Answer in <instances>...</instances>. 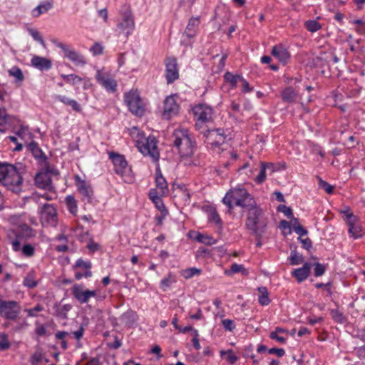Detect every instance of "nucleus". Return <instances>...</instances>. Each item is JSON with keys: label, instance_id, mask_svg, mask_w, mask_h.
I'll return each mask as SVG.
<instances>
[{"label": "nucleus", "instance_id": "nucleus-1", "mask_svg": "<svg viewBox=\"0 0 365 365\" xmlns=\"http://www.w3.org/2000/svg\"><path fill=\"white\" fill-rule=\"evenodd\" d=\"M130 135L138 150L143 155L150 156L155 162L158 160L160 154L157 146L158 141L154 136L150 135L145 138L144 134L135 127L130 130Z\"/></svg>", "mask_w": 365, "mask_h": 365}, {"label": "nucleus", "instance_id": "nucleus-2", "mask_svg": "<svg viewBox=\"0 0 365 365\" xmlns=\"http://www.w3.org/2000/svg\"><path fill=\"white\" fill-rule=\"evenodd\" d=\"M222 202L227 206L229 210H232L234 205L247 210L256 203L252 195L242 187L230 189L223 197Z\"/></svg>", "mask_w": 365, "mask_h": 365}, {"label": "nucleus", "instance_id": "nucleus-3", "mask_svg": "<svg viewBox=\"0 0 365 365\" xmlns=\"http://www.w3.org/2000/svg\"><path fill=\"white\" fill-rule=\"evenodd\" d=\"M0 182L8 190L18 192L21 190L22 177L14 165L0 163Z\"/></svg>", "mask_w": 365, "mask_h": 365}, {"label": "nucleus", "instance_id": "nucleus-4", "mask_svg": "<svg viewBox=\"0 0 365 365\" xmlns=\"http://www.w3.org/2000/svg\"><path fill=\"white\" fill-rule=\"evenodd\" d=\"M171 138L174 146L178 150L182 157H187L193 154L195 141L192 140L188 130L177 128L173 133Z\"/></svg>", "mask_w": 365, "mask_h": 365}, {"label": "nucleus", "instance_id": "nucleus-5", "mask_svg": "<svg viewBox=\"0 0 365 365\" xmlns=\"http://www.w3.org/2000/svg\"><path fill=\"white\" fill-rule=\"evenodd\" d=\"M262 210L257 206V202L254 206L247 209L245 225L257 237L260 236L264 232V228L266 226L265 222L262 220Z\"/></svg>", "mask_w": 365, "mask_h": 365}, {"label": "nucleus", "instance_id": "nucleus-6", "mask_svg": "<svg viewBox=\"0 0 365 365\" xmlns=\"http://www.w3.org/2000/svg\"><path fill=\"white\" fill-rule=\"evenodd\" d=\"M34 236V230L27 225L22 224L8 231V240L12 245L14 251L21 249V245L28 239Z\"/></svg>", "mask_w": 365, "mask_h": 365}, {"label": "nucleus", "instance_id": "nucleus-7", "mask_svg": "<svg viewBox=\"0 0 365 365\" xmlns=\"http://www.w3.org/2000/svg\"><path fill=\"white\" fill-rule=\"evenodd\" d=\"M108 155L114 165L115 173L120 175L125 182H132L134 180L133 172L125 157L114 152H110Z\"/></svg>", "mask_w": 365, "mask_h": 365}, {"label": "nucleus", "instance_id": "nucleus-8", "mask_svg": "<svg viewBox=\"0 0 365 365\" xmlns=\"http://www.w3.org/2000/svg\"><path fill=\"white\" fill-rule=\"evenodd\" d=\"M124 99L129 110L134 115L141 117L145 111V106L137 91H130L125 93Z\"/></svg>", "mask_w": 365, "mask_h": 365}, {"label": "nucleus", "instance_id": "nucleus-9", "mask_svg": "<svg viewBox=\"0 0 365 365\" xmlns=\"http://www.w3.org/2000/svg\"><path fill=\"white\" fill-rule=\"evenodd\" d=\"M194 120L197 129H201L204 124L212 120L214 110L212 108L206 104H199L193 109Z\"/></svg>", "mask_w": 365, "mask_h": 365}, {"label": "nucleus", "instance_id": "nucleus-10", "mask_svg": "<svg viewBox=\"0 0 365 365\" xmlns=\"http://www.w3.org/2000/svg\"><path fill=\"white\" fill-rule=\"evenodd\" d=\"M21 309V306L18 302L0 299V316L4 319L11 321L17 320Z\"/></svg>", "mask_w": 365, "mask_h": 365}, {"label": "nucleus", "instance_id": "nucleus-11", "mask_svg": "<svg viewBox=\"0 0 365 365\" xmlns=\"http://www.w3.org/2000/svg\"><path fill=\"white\" fill-rule=\"evenodd\" d=\"M135 29V21L130 9H126L121 14V20L117 24L116 31L119 35H123L126 38L133 33Z\"/></svg>", "mask_w": 365, "mask_h": 365}, {"label": "nucleus", "instance_id": "nucleus-12", "mask_svg": "<svg viewBox=\"0 0 365 365\" xmlns=\"http://www.w3.org/2000/svg\"><path fill=\"white\" fill-rule=\"evenodd\" d=\"M205 137V142L210 145L212 148H219L223 145L227 137V134L224 129L217 128L212 130H205L201 131Z\"/></svg>", "mask_w": 365, "mask_h": 365}, {"label": "nucleus", "instance_id": "nucleus-13", "mask_svg": "<svg viewBox=\"0 0 365 365\" xmlns=\"http://www.w3.org/2000/svg\"><path fill=\"white\" fill-rule=\"evenodd\" d=\"M28 150L32 153L33 156L39 161L41 165H44L45 168L51 172L53 175H58V171L53 166H51L47 160L46 155L43 153L42 150L39 148L38 144L32 141L27 145Z\"/></svg>", "mask_w": 365, "mask_h": 365}, {"label": "nucleus", "instance_id": "nucleus-14", "mask_svg": "<svg viewBox=\"0 0 365 365\" xmlns=\"http://www.w3.org/2000/svg\"><path fill=\"white\" fill-rule=\"evenodd\" d=\"M71 291L73 297L80 304H86L89 302L91 298L97 296V292L96 290L85 289L84 285L81 284H73L71 288Z\"/></svg>", "mask_w": 365, "mask_h": 365}, {"label": "nucleus", "instance_id": "nucleus-15", "mask_svg": "<svg viewBox=\"0 0 365 365\" xmlns=\"http://www.w3.org/2000/svg\"><path fill=\"white\" fill-rule=\"evenodd\" d=\"M56 46L62 50L64 56L72 61L76 66H84L86 63L85 57L71 48L70 46L58 42Z\"/></svg>", "mask_w": 365, "mask_h": 365}, {"label": "nucleus", "instance_id": "nucleus-16", "mask_svg": "<svg viewBox=\"0 0 365 365\" xmlns=\"http://www.w3.org/2000/svg\"><path fill=\"white\" fill-rule=\"evenodd\" d=\"M163 111L162 116L164 119L169 120L178 115L180 106L177 103V96L170 95L168 96L163 103Z\"/></svg>", "mask_w": 365, "mask_h": 365}, {"label": "nucleus", "instance_id": "nucleus-17", "mask_svg": "<svg viewBox=\"0 0 365 365\" xmlns=\"http://www.w3.org/2000/svg\"><path fill=\"white\" fill-rule=\"evenodd\" d=\"M96 78L97 82L107 91L114 93L116 91L117 82L108 73L98 70Z\"/></svg>", "mask_w": 365, "mask_h": 365}, {"label": "nucleus", "instance_id": "nucleus-18", "mask_svg": "<svg viewBox=\"0 0 365 365\" xmlns=\"http://www.w3.org/2000/svg\"><path fill=\"white\" fill-rule=\"evenodd\" d=\"M75 182L77 190L82 197V200L91 202L93 191L91 183L82 180L78 175L75 177Z\"/></svg>", "mask_w": 365, "mask_h": 365}, {"label": "nucleus", "instance_id": "nucleus-19", "mask_svg": "<svg viewBox=\"0 0 365 365\" xmlns=\"http://www.w3.org/2000/svg\"><path fill=\"white\" fill-rule=\"evenodd\" d=\"M165 78L168 83H172L179 78V69L175 58L169 57L165 60Z\"/></svg>", "mask_w": 365, "mask_h": 365}, {"label": "nucleus", "instance_id": "nucleus-20", "mask_svg": "<svg viewBox=\"0 0 365 365\" xmlns=\"http://www.w3.org/2000/svg\"><path fill=\"white\" fill-rule=\"evenodd\" d=\"M41 220L43 224L55 226L57 222L56 208L51 204H45L41 212Z\"/></svg>", "mask_w": 365, "mask_h": 365}, {"label": "nucleus", "instance_id": "nucleus-21", "mask_svg": "<svg viewBox=\"0 0 365 365\" xmlns=\"http://www.w3.org/2000/svg\"><path fill=\"white\" fill-rule=\"evenodd\" d=\"M41 167L43 171L36 174L35 177V183L39 188L50 191L53 190L50 174H53L51 172L48 171L43 165H41Z\"/></svg>", "mask_w": 365, "mask_h": 365}, {"label": "nucleus", "instance_id": "nucleus-22", "mask_svg": "<svg viewBox=\"0 0 365 365\" xmlns=\"http://www.w3.org/2000/svg\"><path fill=\"white\" fill-rule=\"evenodd\" d=\"M347 224L349 226V233L354 239L362 237V228L359 222L358 218L350 213L347 215Z\"/></svg>", "mask_w": 365, "mask_h": 365}, {"label": "nucleus", "instance_id": "nucleus-23", "mask_svg": "<svg viewBox=\"0 0 365 365\" xmlns=\"http://www.w3.org/2000/svg\"><path fill=\"white\" fill-rule=\"evenodd\" d=\"M272 55L282 64H286L289 58L290 54L287 49L282 44H277L272 47Z\"/></svg>", "mask_w": 365, "mask_h": 365}, {"label": "nucleus", "instance_id": "nucleus-24", "mask_svg": "<svg viewBox=\"0 0 365 365\" xmlns=\"http://www.w3.org/2000/svg\"><path fill=\"white\" fill-rule=\"evenodd\" d=\"M311 268L312 264L309 262H305L302 267L294 269L292 272V276L294 277L299 283H301L309 277Z\"/></svg>", "mask_w": 365, "mask_h": 365}, {"label": "nucleus", "instance_id": "nucleus-25", "mask_svg": "<svg viewBox=\"0 0 365 365\" xmlns=\"http://www.w3.org/2000/svg\"><path fill=\"white\" fill-rule=\"evenodd\" d=\"M31 66L39 70H48L51 68V61L44 57L34 56L31 60Z\"/></svg>", "mask_w": 365, "mask_h": 365}, {"label": "nucleus", "instance_id": "nucleus-26", "mask_svg": "<svg viewBox=\"0 0 365 365\" xmlns=\"http://www.w3.org/2000/svg\"><path fill=\"white\" fill-rule=\"evenodd\" d=\"M199 24L200 19L198 17H192L190 19L184 35L188 38H193L196 35Z\"/></svg>", "mask_w": 365, "mask_h": 365}, {"label": "nucleus", "instance_id": "nucleus-27", "mask_svg": "<svg viewBox=\"0 0 365 365\" xmlns=\"http://www.w3.org/2000/svg\"><path fill=\"white\" fill-rule=\"evenodd\" d=\"M270 170L272 172H274V165L272 163L261 162L259 173L254 179L255 182L257 184L259 185L265 181L266 178H267V176H266V170Z\"/></svg>", "mask_w": 365, "mask_h": 365}, {"label": "nucleus", "instance_id": "nucleus-28", "mask_svg": "<svg viewBox=\"0 0 365 365\" xmlns=\"http://www.w3.org/2000/svg\"><path fill=\"white\" fill-rule=\"evenodd\" d=\"M155 183L157 187L160 190L161 195H164L168 193L169 190L168 182L160 171H157L156 173Z\"/></svg>", "mask_w": 365, "mask_h": 365}, {"label": "nucleus", "instance_id": "nucleus-29", "mask_svg": "<svg viewBox=\"0 0 365 365\" xmlns=\"http://www.w3.org/2000/svg\"><path fill=\"white\" fill-rule=\"evenodd\" d=\"M288 331L287 330L277 327L275 328L274 331H272L269 334V338L277 341V342L280 344H285L287 341V338L286 336H282V334H287Z\"/></svg>", "mask_w": 365, "mask_h": 365}, {"label": "nucleus", "instance_id": "nucleus-30", "mask_svg": "<svg viewBox=\"0 0 365 365\" xmlns=\"http://www.w3.org/2000/svg\"><path fill=\"white\" fill-rule=\"evenodd\" d=\"M297 92L292 87H287L282 92V98L284 102L294 103L297 101Z\"/></svg>", "mask_w": 365, "mask_h": 365}, {"label": "nucleus", "instance_id": "nucleus-31", "mask_svg": "<svg viewBox=\"0 0 365 365\" xmlns=\"http://www.w3.org/2000/svg\"><path fill=\"white\" fill-rule=\"evenodd\" d=\"M224 78L225 81L230 84L232 88H235L237 87L238 84L240 83L242 76L240 75H234L227 71L225 73Z\"/></svg>", "mask_w": 365, "mask_h": 365}, {"label": "nucleus", "instance_id": "nucleus-32", "mask_svg": "<svg viewBox=\"0 0 365 365\" xmlns=\"http://www.w3.org/2000/svg\"><path fill=\"white\" fill-rule=\"evenodd\" d=\"M74 268H82L85 269L84 277L88 278L92 276V272L90 270L91 268V263L89 261H84L82 259H78L75 264Z\"/></svg>", "mask_w": 365, "mask_h": 365}, {"label": "nucleus", "instance_id": "nucleus-33", "mask_svg": "<svg viewBox=\"0 0 365 365\" xmlns=\"http://www.w3.org/2000/svg\"><path fill=\"white\" fill-rule=\"evenodd\" d=\"M9 75L15 78V83H21L24 81V75L20 68L13 66L8 71Z\"/></svg>", "mask_w": 365, "mask_h": 365}, {"label": "nucleus", "instance_id": "nucleus-34", "mask_svg": "<svg viewBox=\"0 0 365 365\" xmlns=\"http://www.w3.org/2000/svg\"><path fill=\"white\" fill-rule=\"evenodd\" d=\"M51 7L52 4L51 2L45 1L33 10V16L37 17L41 14L47 12Z\"/></svg>", "mask_w": 365, "mask_h": 365}, {"label": "nucleus", "instance_id": "nucleus-35", "mask_svg": "<svg viewBox=\"0 0 365 365\" xmlns=\"http://www.w3.org/2000/svg\"><path fill=\"white\" fill-rule=\"evenodd\" d=\"M65 201L69 212L73 215H76L78 211V206L74 197L73 195H68L66 196Z\"/></svg>", "mask_w": 365, "mask_h": 365}, {"label": "nucleus", "instance_id": "nucleus-36", "mask_svg": "<svg viewBox=\"0 0 365 365\" xmlns=\"http://www.w3.org/2000/svg\"><path fill=\"white\" fill-rule=\"evenodd\" d=\"M176 282V277L174 274L169 273L167 277L160 281V288L165 291L173 284Z\"/></svg>", "mask_w": 365, "mask_h": 365}, {"label": "nucleus", "instance_id": "nucleus-37", "mask_svg": "<svg viewBox=\"0 0 365 365\" xmlns=\"http://www.w3.org/2000/svg\"><path fill=\"white\" fill-rule=\"evenodd\" d=\"M289 259L291 265H299L304 263V257L302 255L298 253L296 250L291 252Z\"/></svg>", "mask_w": 365, "mask_h": 365}, {"label": "nucleus", "instance_id": "nucleus-38", "mask_svg": "<svg viewBox=\"0 0 365 365\" xmlns=\"http://www.w3.org/2000/svg\"><path fill=\"white\" fill-rule=\"evenodd\" d=\"M292 226L294 232L299 236H304L307 234V230L304 229L298 222L297 219L293 218L292 220Z\"/></svg>", "mask_w": 365, "mask_h": 365}, {"label": "nucleus", "instance_id": "nucleus-39", "mask_svg": "<svg viewBox=\"0 0 365 365\" xmlns=\"http://www.w3.org/2000/svg\"><path fill=\"white\" fill-rule=\"evenodd\" d=\"M61 77L68 83L75 85L83 81V78L76 74H62Z\"/></svg>", "mask_w": 365, "mask_h": 365}, {"label": "nucleus", "instance_id": "nucleus-40", "mask_svg": "<svg viewBox=\"0 0 365 365\" xmlns=\"http://www.w3.org/2000/svg\"><path fill=\"white\" fill-rule=\"evenodd\" d=\"M306 29L310 32H316L321 29V24L316 20H309L305 22Z\"/></svg>", "mask_w": 365, "mask_h": 365}, {"label": "nucleus", "instance_id": "nucleus-41", "mask_svg": "<svg viewBox=\"0 0 365 365\" xmlns=\"http://www.w3.org/2000/svg\"><path fill=\"white\" fill-rule=\"evenodd\" d=\"M261 295L259 297V303L262 305H267L270 302L266 287H259Z\"/></svg>", "mask_w": 365, "mask_h": 365}, {"label": "nucleus", "instance_id": "nucleus-42", "mask_svg": "<svg viewBox=\"0 0 365 365\" xmlns=\"http://www.w3.org/2000/svg\"><path fill=\"white\" fill-rule=\"evenodd\" d=\"M24 285L29 288H34L37 285V282L35 280L34 274L30 272L24 279Z\"/></svg>", "mask_w": 365, "mask_h": 365}, {"label": "nucleus", "instance_id": "nucleus-43", "mask_svg": "<svg viewBox=\"0 0 365 365\" xmlns=\"http://www.w3.org/2000/svg\"><path fill=\"white\" fill-rule=\"evenodd\" d=\"M208 220L217 225H222V220L215 209H212L208 213Z\"/></svg>", "mask_w": 365, "mask_h": 365}, {"label": "nucleus", "instance_id": "nucleus-44", "mask_svg": "<svg viewBox=\"0 0 365 365\" xmlns=\"http://www.w3.org/2000/svg\"><path fill=\"white\" fill-rule=\"evenodd\" d=\"M200 272H201L200 269L193 267V268H189V269L182 270V275L185 279H190L195 275L200 274Z\"/></svg>", "mask_w": 365, "mask_h": 365}, {"label": "nucleus", "instance_id": "nucleus-45", "mask_svg": "<svg viewBox=\"0 0 365 365\" xmlns=\"http://www.w3.org/2000/svg\"><path fill=\"white\" fill-rule=\"evenodd\" d=\"M318 185L319 188L324 190L328 194H332L334 192V187L321 178H318Z\"/></svg>", "mask_w": 365, "mask_h": 365}, {"label": "nucleus", "instance_id": "nucleus-46", "mask_svg": "<svg viewBox=\"0 0 365 365\" xmlns=\"http://www.w3.org/2000/svg\"><path fill=\"white\" fill-rule=\"evenodd\" d=\"M196 239L198 242L204 243L205 245H210L215 243V240H214L212 237L206 235L198 234Z\"/></svg>", "mask_w": 365, "mask_h": 365}, {"label": "nucleus", "instance_id": "nucleus-47", "mask_svg": "<svg viewBox=\"0 0 365 365\" xmlns=\"http://www.w3.org/2000/svg\"><path fill=\"white\" fill-rule=\"evenodd\" d=\"M44 354L41 351H36L31 357L30 362L31 365H38L43 361Z\"/></svg>", "mask_w": 365, "mask_h": 365}, {"label": "nucleus", "instance_id": "nucleus-48", "mask_svg": "<svg viewBox=\"0 0 365 365\" xmlns=\"http://www.w3.org/2000/svg\"><path fill=\"white\" fill-rule=\"evenodd\" d=\"M43 310V307L41 304H38L34 308L26 309L24 310V312L27 313L29 317H34L38 316V312H41Z\"/></svg>", "mask_w": 365, "mask_h": 365}, {"label": "nucleus", "instance_id": "nucleus-49", "mask_svg": "<svg viewBox=\"0 0 365 365\" xmlns=\"http://www.w3.org/2000/svg\"><path fill=\"white\" fill-rule=\"evenodd\" d=\"M20 250H21L22 254L27 257H30L34 256V247L29 244H25L23 247H21Z\"/></svg>", "mask_w": 365, "mask_h": 365}, {"label": "nucleus", "instance_id": "nucleus-50", "mask_svg": "<svg viewBox=\"0 0 365 365\" xmlns=\"http://www.w3.org/2000/svg\"><path fill=\"white\" fill-rule=\"evenodd\" d=\"M277 210L283 212L287 217L291 218L292 220L294 218L293 216L292 210L289 207L284 205H279L277 207Z\"/></svg>", "mask_w": 365, "mask_h": 365}, {"label": "nucleus", "instance_id": "nucleus-51", "mask_svg": "<svg viewBox=\"0 0 365 365\" xmlns=\"http://www.w3.org/2000/svg\"><path fill=\"white\" fill-rule=\"evenodd\" d=\"M224 329L227 331H232L235 329V324L233 320L225 319L222 321Z\"/></svg>", "mask_w": 365, "mask_h": 365}, {"label": "nucleus", "instance_id": "nucleus-52", "mask_svg": "<svg viewBox=\"0 0 365 365\" xmlns=\"http://www.w3.org/2000/svg\"><path fill=\"white\" fill-rule=\"evenodd\" d=\"M10 347V342L8 340L7 335L2 334L0 335V350H6Z\"/></svg>", "mask_w": 365, "mask_h": 365}, {"label": "nucleus", "instance_id": "nucleus-53", "mask_svg": "<svg viewBox=\"0 0 365 365\" xmlns=\"http://www.w3.org/2000/svg\"><path fill=\"white\" fill-rule=\"evenodd\" d=\"M152 201L155 204L156 207L160 212H165V210H168L159 196L152 197Z\"/></svg>", "mask_w": 365, "mask_h": 365}, {"label": "nucleus", "instance_id": "nucleus-54", "mask_svg": "<svg viewBox=\"0 0 365 365\" xmlns=\"http://www.w3.org/2000/svg\"><path fill=\"white\" fill-rule=\"evenodd\" d=\"M314 267H314V275L316 277H319L324 274L325 270H326L324 265H323L319 262H317L314 264Z\"/></svg>", "mask_w": 365, "mask_h": 365}, {"label": "nucleus", "instance_id": "nucleus-55", "mask_svg": "<svg viewBox=\"0 0 365 365\" xmlns=\"http://www.w3.org/2000/svg\"><path fill=\"white\" fill-rule=\"evenodd\" d=\"M331 315L336 322L341 323L344 322V317L338 309H331Z\"/></svg>", "mask_w": 365, "mask_h": 365}, {"label": "nucleus", "instance_id": "nucleus-56", "mask_svg": "<svg viewBox=\"0 0 365 365\" xmlns=\"http://www.w3.org/2000/svg\"><path fill=\"white\" fill-rule=\"evenodd\" d=\"M227 354V361H229L231 364H235L238 358L237 356H235L233 353H232V350H228L227 351H221V355H223V354Z\"/></svg>", "mask_w": 365, "mask_h": 365}, {"label": "nucleus", "instance_id": "nucleus-57", "mask_svg": "<svg viewBox=\"0 0 365 365\" xmlns=\"http://www.w3.org/2000/svg\"><path fill=\"white\" fill-rule=\"evenodd\" d=\"M240 84L242 86V91L243 93H250L253 91V87H252L247 81V80H245L243 77L242 78Z\"/></svg>", "mask_w": 365, "mask_h": 365}, {"label": "nucleus", "instance_id": "nucleus-58", "mask_svg": "<svg viewBox=\"0 0 365 365\" xmlns=\"http://www.w3.org/2000/svg\"><path fill=\"white\" fill-rule=\"evenodd\" d=\"M91 51L93 55H100L103 51V46L99 43H95L93 46L91 48Z\"/></svg>", "mask_w": 365, "mask_h": 365}, {"label": "nucleus", "instance_id": "nucleus-59", "mask_svg": "<svg viewBox=\"0 0 365 365\" xmlns=\"http://www.w3.org/2000/svg\"><path fill=\"white\" fill-rule=\"evenodd\" d=\"M9 122V115L6 110L0 108V126L6 125Z\"/></svg>", "mask_w": 365, "mask_h": 365}, {"label": "nucleus", "instance_id": "nucleus-60", "mask_svg": "<svg viewBox=\"0 0 365 365\" xmlns=\"http://www.w3.org/2000/svg\"><path fill=\"white\" fill-rule=\"evenodd\" d=\"M55 98H56V100L61 102L62 103H63L64 105H66L67 106H69L70 103L73 100V99H71V98H68L66 96H62V95H57V96H56Z\"/></svg>", "mask_w": 365, "mask_h": 365}, {"label": "nucleus", "instance_id": "nucleus-61", "mask_svg": "<svg viewBox=\"0 0 365 365\" xmlns=\"http://www.w3.org/2000/svg\"><path fill=\"white\" fill-rule=\"evenodd\" d=\"M270 354H277V356L282 357L285 354V351L283 349L272 348L268 351Z\"/></svg>", "mask_w": 365, "mask_h": 365}, {"label": "nucleus", "instance_id": "nucleus-62", "mask_svg": "<svg viewBox=\"0 0 365 365\" xmlns=\"http://www.w3.org/2000/svg\"><path fill=\"white\" fill-rule=\"evenodd\" d=\"M52 190H51L48 192H45L44 193L41 194L40 196L46 200H52L53 199H54L56 197V193H55V192H53Z\"/></svg>", "mask_w": 365, "mask_h": 365}, {"label": "nucleus", "instance_id": "nucleus-63", "mask_svg": "<svg viewBox=\"0 0 365 365\" xmlns=\"http://www.w3.org/2000/svg\"><path fill=\"white\" fill-rule=\"evenodd\" d=\"M69 106H71L72 109L77 113H81L82 111L81 106L74 99L71 101Z\"/></svg>", "mask_w": 365, "mask_h": 365}, {"label": "nucleus", "instance_id": "nucleus-64", "mask_svg": "<svg viewBox=\"0 0 365 365\" xmlns=\"http://www.w3.org/2000/svg\"><path fill=\"white\" fill-rule=\"evenodd\" d=\"M355 351L359 358L365 359V345L356 349Z\"/></svg>", "mask_w": 365, "mask_h": 365}]
</instances>
